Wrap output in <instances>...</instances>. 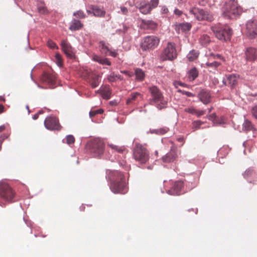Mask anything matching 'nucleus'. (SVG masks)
Masks as SVG:
<instances>
[{"label":"nucleus","instance_id":"11","mask_svg":"<svg viewBox=\"0 0 257 257\" xmlns=\"http://www.w3.org/2000/svg\"><path fill=\"white\" fill-rule=\"evenodd\" d=\"M15 193L7 184L0 182V196L8 202L12 201Z\"/></svg>","mask_w":257,"mask_h":257},{"label":"nucleus","instance_id":"2","mask_svg":"<svg viewBox=\"0 0 257 257\" xmlns=\"http://www.w3.org/2000/svg\"><path fill=\"white\" fill-rule=\"evenodd\" d=\"M222 16L226 19H233L240 16L242 8L238 5L237 0H227L222 8Z\"/></svg>","mask_w":257,"mask_h":257},{"label":"nucleus","instance_id":"29","mask_svg":"<svg viewBox=\"0 0 257 257\" xmlns=\"http://www.w3.org/2000/svg\"><path fill=\"white\" fill-rule=\"evenodd\" d=\"M177 28L179 31H181L182 32H186L190 30L191 25L189 23H180L177 25Z\"/></svg>","mask_w":257,"mask_h":257},{"label":"nucleus","instance_id":"51","mask_svg":"<svg viewBox=\"0 0 257 257\" xmlns=\"http://www.w3.org/2000/svg\"><path fill=\"white\" fill-rule=\"evenodd\" d=\"M185 110L186 112L194 115L196 112V109L193 107L186 108Z\"/></svg>","mask_w":257,"mask_h":257},{"label":"nucleus","instance_id":"45","mask_svg":"<svg viewBox=\"0 0 257 257\" xmlns=\"http://www.w3.org/2000/svg\"><path fill=\"white\" fill-rule=\"evenodd\" d=\"M148 3L150 7V10H152L153 9H154L158 6L159 0H151L150 2Z\"/></svg>","mask_w":257,"mask_h":257},{"label":"nucleus","instance_id":"23","mask_svg":"<svg viewBox=\"0 0 257 257\" xmlns=\"http://www.w3.org/2000/svg\"><path fill=\"white\" fill-rule=\"evenodd\" d=\"M99 47L101 53L105 56L108 55V54L110 50L109 47V44L106 43L103 41H100L99 42Z\"/></svg>","mask_w":257,"mask_h":257},{"label":"nucleus","instance_id":"49","mask_svg":"<svg viewBox=\"0 0 257 257\" xmlns=\"http://www.w3.org/2000/svg\"><path fill=\"white\" fill-rule=\"evenodd\" d=\"M117 76V75L115 74L114 72H111L110 74H109L107 76L108 80L109 82H114L115 81V78Z\"/></svg>","mask_w":257,"mask_h":257},{"label":"nucleus","instance_id":"62","mask_svg":"<svg viewBox=\"0 0 257 257\" xmlns=\"http://www.w3.org/2000/svg\"><path fill=\"white\" fill-rule=\"evenodd\" d=\"M205 4H206V2L203 0H201V1H200L198 2V4L200 6H205Z\"/></svg>","mask_w":257,"mask_h":257},{"label":"nucleus","instance_id":"4","mask_svg":"<svg viewBox=\"0 0 257 257\" xmlns=\"http://www.w3.org/2000/svg\"><path fill=\"white\" fill-rule=\"evenodd\" d=\"M211 30L218 40L224 42L230 40L232 34V29L227 25H213Z\"/></svg>","mask_w":257,"mask_h":257},{"label":"nucleus","instance_id":"40","mask_svg":"<svg viewBox=\"0 0 257 257\" xmlns=\"http://www.w3.org/2000/svg\"><path fill=\"white\" fill-rule=\"evenodd\" d=\"M173 85L174 86V87L176 88H178L179 86H182V87H186V88H189L190 87V85L187 84H186L185 83H183L180 81H174L173 82Z\"/></svg>","mask_w":257,"mask_h":257},{"label":"nucleus","instance_id":"30","mask_svg":"<svg viewBox=\"0 0 257 257\" xmlns=\"http://www.w3.org/2000/svg\"><path fill=\"white\" fill-rule=\"evenodd\" d=\"M207 57H208L209 60H211L212 59L214 60H220L223 62L225 61V59L224 58L222 55L218 53H214L213 52H209L207 54Z\"/></svg>","mask_w":257,"mask_h":257},{"label":"nucleus","instance_id":"59","mask_svg":"<svg viewBox=\"0 0 257 257\" xmlns=\"http://www.w3.org/2000/svg\"><path fill=\"white\" fill-rule=\"evenodd\" d=\"M176 140L178 142H180V143H182V146L185 143V139L183 137H178V138H177L176 139Z\"/></svg>","mask_w":257,"mask_h":257},{"label":"nucleus","instance_id":"63","mask_svg":"<svg viewBox=\"0 0 257 257\" xmlns=\"http://www.w3.org/2000/svg\"><path fill=\"white\" fill-rule=\"evenodd\" d=\"M212 82H213V84H215V85H216V84H217L219 83V81H218V79L216 78H214L212 80Z\"/></svg>","mask_w":257,"mask_h":257},{"label":"nucleus","instance_id":"26","mask_svg":"<svg viewBox=\"0 0 257 257\" xmlns=\"http://www.w3.org/2000/svg\"><path fill=\"white\" fill-rule=\"evenodd\" d=\"M38 11L39 13L45 15L48 13V10L44 1H39L37 3Z\"/></svg>","mask_w":257,"mask_h":257},{"label":"nucleus","instance_id":"47","mask_svg":"<svg viewBox=\"0 0 257 257\" xmlns=\"http://www.w3.org/2000/svg\"><path fill=\"white\" fill-rule=\"evenodd\" d=\"M110 92L109 90H105L103 89V91L101 93L102 97L105 99H108L110 98Z\"/></svg>","mask_w":257,"mask_h":257},{"label":"nucleus","instance_id":"52","mask_svg":"<svg viewBox=\"0 0 257 257\" xmlns=\"http://www.w3.org/2000/svg\"><path fill=\"white\" fill-rule=\"evenodd\" d=\"M207 117L209 120L212 121L213 123H215V120L216 118V114L215 113H212L209 115L207 116Z\"/></svg>","mask_w":257,"mask_h":257},{"label":"nucleus","instance_id":"55","mask_svg":"<svg viewBox=\"0 0 257 257\" xmlns=\"http://www.w3.org/2000/svg\"><path fill=\"white\" fill-rule=\"evenodd\" d=\"M121 13L123 15H126L128 13V9L127 8L124 7H121L120 8Z\"/></svg>","mask_w":257,"mask_h":257},{"label":"nucleus","instance_id":"15","mask_svg":"<svg viewBox=\"0 0 257 257\" xmlns=\"http://www.w3.org/2000/svg\"><path fill=\"white\" fill-rule=\"evenodd\" d=\"M61 46L62 50L68 58L73 59L75 57L74 49L67 40H62L61 42Z\"/></svg>","mask_w":257,"mask_h":257},{"label":"nucleus","instance_id":"9","mask_svg":"<svg viewBox=\"0 0 257 257\" xmlns=\"http://www.w3.org/2000/svg\"><path fill=\"white\" fill-rule=\"evenodd\" d=\"M246 37L250 40L257 37V19L253 18L247 21L245 24Z\"/></svg>","mask_w":257,"mask_h":257},{"label":"nucleus","instance_id":"35","mask_svg":"<svg viewBox=\"0 0 257 257\" xmlns=\"http://www.w3.org/2000/svg\"><path fill=\"white\" fill-rule=\"evenodd\" d=\"M198 55L199 53L197 51L192 50L188 54L187 57L190 61H193L198 57Z\"/></svg>","mask_w":257,"mask_h":257},{"label":"nucleus","instance_id":"44","mask_svg":"<svg viewBox=\"0 0 257 257\" xmlns=\"http://www.w3.org/2000/svg\"><path fill=\"white\" fill-rule=\"evenodd\" d=\"M177 92L181 93L182 94L185 95L187 97H194L195 96V94L192 92L181 90L180 89H178Z\"/></svg>","mask_w":257,"mask_h":257},{"label":"nucleus","instance_id":"3","mask_svg":"<svg viewBox=\"0 0 257 257\" xmlns=\"http://www.w3.org/2000/svg\"><path fill=\"white\" fill-rule=\"evenodd\" d=\"M151 94L149 104L155 106L159 110L166 108L168 106V101L164 98L161 91L156 86H152L149 88Z\"/></svg>","mask_w":257,"mask_h":257},{"label":"nucleus","instance_id":"20","mask_svg":"<svg viewBox=\"0 0 257 257\" xmlns=\"http://www.w3.org/2000/svg\"><path fill=\"white\" fill-rule=\"evenodd\" d=\"M83 26L80 20L73 18L72 19L69 29L71 31H76L80 30Z\"/></svg>","mask_w":257,"mask_h":257},{"label":"nucleus","instance_id":"64","mask_svg":"<svg viewBox=\"0 0 257 257\" xmlns=\"http://www.w3.org/2000/svg\"><path fill=\"white\" fill-rule=\"evenodd\" d=\"M8 138V136L6 134H4L3 136H2L0 138L3 140V142Z\"/></svg>","mask_w":257,"mask_h":257},{"label":"nucleus","instance_id":"12","mask_svg":"<svg viewBox=\"0 0 257 257\" xmlns=\"http://www.w3.org/2000/svg\"><path fill=\"white\" fill-rule=\"evenodd\" d=\"M46 128L48 130H60L61 126L58 118L54 116H49L46 117L44 121Z\"/></svg>","mask_w":257,"mask_h":257},{"label":"nucleus","instance_id":"24","mask_svg":"<svg viewBox=\"0 0 257 257\" xmlns=\"http://www.w3.org/2000/svg\"><path fill=\"white\" fill-rule=\"evenodd\" d=\"M141 26L144 29H154L157 25L156 23L152 20H142Z\"/></svg>","mask_w":257,"mask_h":257},{"label":"nucleus","instance_id":"42","mask_svg":"<svg viewBox=\"0 0 257 257\" xmlns=\"http://www.w3.org/2000/svg\"><path fill=\"white\" fill-rule=\"evenodd\" d=\"M55 59L56 60V64L59 67H61L63 65L61 56L59 53L55 54Z\"/></svg>","mask_w":257,"mask_h":257},{"label":"nucleus","instance_id":"14","mask_svg":"<svg viewBox=\"0 0 257 257\" xmlns=\"http://www.w3.org/2000/svg\"><path fill=\"white\" fill-rule=\"evenodd\" d=\"M244 58L247 61L254 62L257 60V48L247 47L244 49Z\"/></svg>","mask_w":257,"mask_h":257},{"label":"nucleus","instance_id":"34","mask_svg":"<svg viewBox=\"0 0 257 257\" xmlns=\"http://www.w3.org/2000/svg\"><path fill=\"white\" fill-rule=\"evenodd\" d=\"M141 95V94L139 92H135L132 93L130 96L128 97V98L126 100V103L127 104H130L133 103V101L136 100L138 96Z\"/></svg>","mask_w":257,"mask_h":257},{"label":"nucleus","instance_id":"61","mask_svg":"<svg viewBox=\"0 0 257 257\" xmlns=\"http://www.w3.org/2000/svg\"><path fill=\"white\" fill-rule=\"evenodd\" d=\"M174 13L178 15V16H180L182 15V12L177 9H176L175 10H174Z\"/></svg>","mask_w":257,"mask_h":257},{"label":"nucleus","instance_id":"16","mask_svg":"<svg viewBox=\"0 0 257 257\" xmlns=\"http://www.w3.org/2000/svg\"><path fill=\"white\" fill-rule=\"evenodd\" d=\"M41 80L44 83L52 86L55 83V77L49 73L44 72L41 76Z\"/></svg>","mask_w":257,"mask_h":257},{"label":"nucleus","instance_id":"41","mask_svg":"<svg viewBox=\"0 0 257 257\" xmlns=\"http://www.w3.org/2000/svg\"><path fill=\"white\" fill-rule=\"evenodd\" d=\"M202 124V122L199 120L194 121L192 123L193 131H195V130L199 128Z\"/></svg>","mask_w":257,"mask_h":257},{"label":"nucleus","instance_id":"18","mask_svg":"<svg viewBox=\"0 0 257 257\" xmlns=\"http://www.w3.org/2000/svg\"><path fill=\"white\" fill-rule=\"evenodd\" d=\"M136 8L139 10L141 13L145 15L150 13L151 11L149 3L144 1L137 3Z\"/></svg>","mask_w":257,"mask_h":257},{"label":"nucleus","instance_id":"22","mask_svg":"<svg viewBox=\"0 0 257 257\" xmlns=\"http://www.w3.org/2000/svg\"><path fill=\"white\" fill-rule=\"evenodd\" d=\"M176 157L177 155L175 152L171 151L163 156L162 159L164 163H171L173 162L176 159Z\"/></svg>","mask_w":257,"mask_h":257},{"label":"nucleus","instance_id":"54","mask_svg":"<svg viewBox=\"0 0 257 257\" xmlns=\"http://www.w3.org/2000/svg\"><path fill=\"white\" fill-rule=\"evenodd\" d=\"M251 113L252 114V116L254 118L257 117V105L253 106L251 109Z\"/></svg>","mask_w":257,"mask_h":257},{"label":"nucleus","instance_id":"17","mask_svg":"<svg viewBox=\"0 0 257 257\" xmlns=\"http://www.w3.org/2000/svg\"><path fill=\"white\" fill-rule=\"evenodd\" d=\"M228 86L231 88H233L237 84L238 80L239 78V75L237 74H230L225 75Z\"/></svg>","mask_w":257,"mask_h":257},{"label":"nucleus","instance_id":"8","mask_svg":"<svg viewBox=\"0 0 257 257\" xmlns=\"http://www.w3.org/2000/svg\"><path fill=\"white\" fill-rule=\"evenodd\" d=\"M160 39L154 35L145 37L141 41L140 47L144 51H150L156 48L159 45Z\"/></svg>","mask_w":257,"mask_h":257},{"label":"nucleus","instance_id":"25","mask_svg":"<svg viewBox=\"0 0 257 257\" xmlns=\"http://www.w3.org/2000/svg\"><path fill=\"white\" fill-rule=\"evenodd\" d=\"M92 60L94 61L97 62L100 64L107 65L110 66L111 65V62L107 58H101V57L95 55L92 58Z\"/></svg>","mask_w":257,"mask_h":257},{"label":"nucleus","instance_id":"37","mask_svg":"<svg viewBox=\"0 0 257 257\" xmlns=\"http://www.w3.org/2000/svg\"><path fill=\"white\" fill-rule=\"evenodd\" d=\"M100 81V78L98 76H95L91 79L90 84L93 88L97 87Z\"/></svg>","mask_w":257,"mask_h":257},{"label":"nucleus","instance_id":"5","mask_svg":"<svg viewBox=\"0 0 257 257\" xmlns=\"http://www.w3.org/2000/svg\"><path fill=\"white\" fill-rule=\"evenodd\" d=\"M133 157L141 164H145L149 160L150 155L147 149L142 145L136 143L133 150Z\"/></svg>","mask_w":257,"mask_h":257},{"label":"nucleus","instance_id":"36","mask_svg":"<svg viewBox=\"0 0 257 257\" xmlns=\"http://www.w3.org/2000/svg\"><path fill=\"white\" fill-rule=\"evenodd\" d=\"M255 175V172L252 167H249L242 173L243 177L245 179Z\"/></svg>","mask_w":257,"mask_h":257},{"label":"nucleus","instance_id":"57","mask_svg":"<svg viewBox=\"0 0 257 257\" xmlns=\"http://www.w3.org/2000/svg\"><path fill=\"white\" fill-rule=\"evenodd\" d=\"M110 146L112 148V149L116 150L119 153H121L123 151V150L122 149H121V148L118 149L117 147L116 146L110 145Z\"/></svg>","mask_w":257,"mask_h":257},{"label":"nucleus","instance_id":"31","mask_svg":"<svg viewBox=\"0 0 257 257\" xmlns=\"http://www.w3.org/2000/svg\"><path fill=\"white\" fill-rule=\"evenodd\" d=\"M199 43L202 46H207L210 42V38L206 34L202 35L199 38Z\"/></svg>","mask_w":257,"mask_h":257},{"label":"nucleus","instance_id":"13","mask_svg":"<svg viewBox=\"0 0 257 257\" xmlns=\"http://www.w3.org/2000/svg\"><path fill=\"white\" fill-rule=\"evenodd\" d=\"M183 186V181L181 180L176 181L171 189L167 191V193L171 195H180L184 193L182 190Z\"/></svg>","mask_w":257,"mask_h":257},{"label":"nucleus","instance_id":"43","mask_svg":"<svg viewBox=\"0 0 257 257\" xmlns=\"http://www.w3.org/2000/svg\"><path fill=\"white\" fill-rule=\"evenodd\" d=\"M104 110L102 108H100V109H98L97 110H91L90 112H89V116L90 117H92L93 116H94V115H95L96 114H101L103 112Z\"/></svg>","mask_w":257,"mask_h":257},{"label":"nucleus","instance_id":"1","mask_svg":"<svg viewBox=\"0 0 257 257\" xmlns=\"http://www.w3.org/2000/svg\"><path fill=\"white\" fill-rule=\"evenodd\" d=\"M106 179L110 181L109 188L114 193L125 194L127 186L124 175L117 170H106Z\"/></svg>","mask_w":257,"mask_h":257},{"label":"nucleus","instance_id":"50","mask_svg":"<svg viewBox=\"0 0 257 257\" xmlns=\"http://www.w3.org/2000/svg\"><path fill=\"white\" fill-rule=\"evenodd\" d=\"M169 128L167 127H163L158 129V135H164L169 131Z\"/></svg>","mask_w":257,"mask_h":257},{"label":"nucleus","instance_id":"32","mask_svg":"<svg viewBox=\"0 0 257 257\" xmlns=\"http://www.w3.org/2000/svg\"><path fill=\"white\" fill-rule=\"evenodd\" d=\"M136 79L137 81H142L144 80L145 74L142 69L137 68L135 70Z\"/></svg>","mask_w":257,"mask_h":257},{"label":"nucleus","instance_id":"10","mask_svg":"<svg viewBox=\"0 0 257 257\" xmlns=\"http://www.w3.org/2000/svg\"><path fill=\"white\" fill-rule=\"evenodd\" d=\"M104 145L100 140H94L90 145V152L93 157H100L104 152Z\"/></svg>","mask_w":257,"mask_h":257},{"label":"nucleus","instance_id":"53","mask_svg":"<svg viewBox=\"0 0 257 257\" xmlns=\"http://www.w3.org/2000/svg\"><path fill=\"white\" fill-rule=\"evenodd\" d=\"M117 55H118V53H117V51L115 50H112L111 49H110V50L108 54V55H109L114 58L116 57Z\"/></svg>","mask_w":257,"mask_h":257},{"label":"nucleus","instance_id":"19","mask_svg":"<svg viewBox=\"0 0 257 257\" xmlns=\"http://www.w3.org/2000/svg\"><path fill=\"white\" fill-rule=\"evenodd\" d=\"M199 100L204 104L209 103L210 101V94L209 91L202 90L198 94Z\"/></svg>","mask_w":257,"mask_h":257},{"label":"nucleus","instance_id":"56","mask_svg":"<svg viewBox=\"0 0 257 257\" xmlns=\"http://www.w3.org/2000/svg\"><path fill=\"white\" fill-rule=\"evenodd\" d=\"M23 219L28 227L30 228L32 227L33 224L31 220H27L24 217H23Z\"/></svg>","mask_w":257,"mask_h":257},{"label":"nucleus","instance_id":"7","mask_svg":"<svg viewBox=\"0 0 257 257\" xmlns=\"http://www.w3.org/2000/svg\"><path fill=\"white\" fill-rule=\"evenodd\" d=\"M189 12L198 21H206L211 22L214 20L212 14L202 9L193 7L189 10Z\"/></svg>","mask_w":257,"mask_h":257},{"label":"nucleus","instance_id":"48","mask_svg":"<svg viewBox=\"0 0 257 257\" xmlns=\"http://www.w3.org/2000/svg\"><path fill=\"white\" fill-rule=\"evenodd\" d=\"M75 139L74 137L71 135H69L66 136V143L68 145L72 144L74 143Z\"/></svg>","mask_w":257,"mask_h":257},{"label":"nucleus","instance_id":"28","mask_svg":"<svg viewBox=\"0 0 257 257\" xmlns=\"http://www.w3.org/2000/svg\"><path fill=\"white\" fill-rule=\"evenodd\" d=\"M198 76V71L196 67H193L188 72V78L190 81L194 80Z\"/></svg>","mask_w":257,"mask_h":257},{"label":"nucleus","instance_id":"6","mask_svg":"<svg viewBox=\"0 0 257 257\" xmlns=\"http://www.w3.org/2000/svg\"><path fill=\"white\" fill-rule=\"evenodd\" d=\"M177 57L176 45L173 42H169L160 55L162 61H172Z\"/></svg>","mask_w":257,"mask_h":257},{"label":"nucleus","instance_id":"21","mask_svg":"<svg viewBox=\"0 0 257 257\" xmlns=\"http://www.w3.org/2000/svg\"><path fill=\"white\" fill-rule=\"evenodd\" d=\"M90 8L94 16L101 18L105 16V11L103 8H100L96 5H91Z\"/></svg>","mask_w":257,"mask_h":257},{"label":"nucleus","instance_id":"46","mask_svg":"<svg viewBox=\"0 0 257 257\" xmlns=\"http://www.w3.org/2000/svg\"><path fill=\"white\" fill-rule=\"evenodd\" d=\"M47 45L48 46L53 49H58V47L57 46L56 43L54 42L52 40H48L47 41Z\"/></svg>","mask_w":257,"mask_h":257},{"label":"nucleus","instance_id":"58","mask_svg":"<svg viewBox=\"0 0 257 257\" xmlns=\"http://www.w3.org/2000/svg\"><path fill=\"white\" fill-rule=\"evenodd\" d=\"M205 113V110H198L196 109V112L195 115H196L198 117H200V116L203 115Z\"/></svg>","mask_w":257,"mask_h":257},{"label":"nucleus","instance_id":"60","mask_svg":"<svg viewBox=\"0 0 257 257\" xmlns=\"http://www.w3.org/2000/svg\"><path fill=\"white\" fill-rule=\"evenodd\" d=\"M120 73L126 75L128 77H131L132 76V74H131L130 72L127 71V70H121L120 71Z\"/></svg>","mask_w":257,"mask_h":257},{"label":"nucleus","instance_id":"27","mask_svg":"<svg viewBox=\"0 0 257 257\" xmlns=\"http://www.w3.org/2000/svg\"><path fill=\"white\" fill-rule=\"evenodd\" d=\"M254 130H255V128L252 123L249 120L245 119L242 124V131L244 132H248Z\"/></svg>","mask_w":257,"mask_h":257},{"label":"nucleus","instance_id":"33","mask_svg":"<svg viewBox=\"0 0 257 257\" xmlns=\"http://www.w3.org/2000/svg\"><path fill=\"white\" fill-rule=\"evenodd\" d=\"M205 66L207 68H212L213 70H217V69L221 65V63L216 61H214L213 62H207L205 64Z\"/></svg>","mask_w":257,"mask_h":257},{"label":"nucleus","instance_id":"39","mask_svg":"<svg viewBox=\"0 0 257 257\" xmlns=\"http://www.w3.org/2000/svg\"><path fill=\"white\" fill-rule=\"evenodd\" d=\"M128 29L129 27L126 24L123 23L122 24V28L117 29L115 32L119 34H125L127 32Z\"/></svg>","mask_w":257,"mask_h":257},{"label":"nucleus","instance_id":"38","mask_svg":"<svg viewBox=\"0 0 257 257\" xmlns=\"http://www.w3.org/2000/svg\"><path fill=\"white\" fill-rule=\"evenodd\" d=\"M73 16H75L77 19H82L86 17V15L85 13L82 10H78L74 12L73 14Z\"/></svg>","mask_w":257,"mask_h":257}]
</instances>
